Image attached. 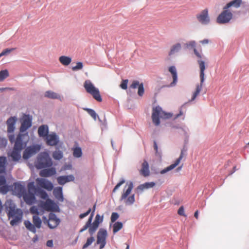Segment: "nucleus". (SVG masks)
Returning a JSON list of instances; mask_svg holds the SVG:
<instances>
[{
	"instance_id": "1",
	"label": "nucleus",
	"mask_w": 249,
	"mask_h": 249,
	"mask_svg": "<svg viewBox=\"0 0 249 249\" xmlns=\"http://www.w3.org/2000/svg\"><path fill=\"white\" fill-rule=\"evenodd\" d=\"M4 206L8 219L13 218L10 222L11 226L17 225L21 222L23 216V212L21 209L16 208L15 204L12 200H6Z\"/></svg>"
},
{
	"instance_id": "2",
	"label": "nucleus",
	"mask_w": 249,
	"mask_h": 249,
	"mask_svg": "<svg viewBox=\"0 0 249 249\" xmlns=\"http://www.w3.org/2000/svg\"><path fill=\"white\" fill-rule=\"evenodd\" d=\"M172 116V114L163 111L159 106L153 108L151 118L153 124L156 126H158L160 124V118L166 119Z\"/></svg>"
},
{
	"instance_id": "3",
	"label": "nucleus",
	"mask_w": 249,
	"mask_h": 249,
	"mask_svg": "<svg viewBox=\"0 0 249 249\" xmlns=\"http://www.w3.org/2000/svg\"><path fill=\"white\" fill-rule=\"evenodd\" d=\"M133 188V182L132 181L127 182L121 196L120 200H124L126 205H132L135 202V196L134 194L127 197L131 192Z\"/></svg>"
},
{
	"instance_id": "4",
	"label": "nucleus",
	"mask_w": 249,
	"mask_h": 249,
	"mask_svg": "<svg viewBox=\"0 0 249 249\" xmlns=\"http://www.w3.org/2000/svg\"><path fill=\"white\" fill-rule=\"evenodd\" d=\"M83 86L86 92L92 95L95 100L99 102L102 101L99 89L95 87L90 80H86L84 83Z\"/></svg>"
},
{
	"instance_id": "5",
	"label": "nucleus",
	"mask_w": 249,
	"mask_h": 249,
	"mask_svg": "<svg viewBox=\"0 0 249 249\" xmlns=\"http://www.w3.org/2000/svg\"><path fill=\"white\" fill-rule=\"evenodd\" d=\"M23 135L19 134L16 138L13 150L10 156L14 161H18L21 158L20 152L23 146Z\"/></svg>"
},
{
	"instance_id": "6",
	"label": "nucleus",
	"mask_w": 249,
	"mask_h": 249,
	"mask_svg": "<svg viewBox=\"0 0 249 249\" xmlns=\"http://www.w3.org/2000/svg\"><path fill=\"white\" fill-rule=\"evenodd\" d=\"M28 192L26 191L25 194L22 196L23 199L28 205H32L35 202L36 197L34 193H36V188L34 183L29 182L27 185Z\"/></svg>"
},
{
	"instance_id": "7",
	"label": "nucleus",
	"mask_w": 249,
	"mask_h": 249,
	"mask_svg": "<svg viewBox=\"0 0 249 249\" xmlns=\"http://www.w3.org/2000/svg\"><path fill=\"white\" fill-rule=\"evenodd\" d=\"M197 62L199 64V67L200 69V85H196V91L193 93V96L191 99V101H194L197 95L199 94L201 91L203 84L205 80L204 76L205 73L204 71L205 70V62L202 60H198Z\"/></svg>"
},
{
	"instance_id": "8",
	"label": "nucleus",
	"mask_w": 249,
	"mask_h": 249,
	"mask_svg": "<svg viewBox=\"0 0 249 249\" xmlns=\"http://www.w3.org/2000/svg\"><path fill=\"white\" fill-rule=\"evenodd\" d=\"M52 165V161L47 153H42L39 155L36 166L37 169H42L50 167Z\"/></svg>"
},
{
	"instance_id": "9",
	"label": "nucleus",
	"mask_w": 249,
	"mask_h": 249,
	"mask_svg": "<svg viewBox=\"0 0 249 249\" xmlns=\"http://www.w3.org/2000/svg\"><path fill=\"white\" fill-rule=\"evenodd\" d=\"M233 13L230 9H226L225 6L223 8V11L218 15L216 18V22L218 24L229 23L232 18Z\"/></svg>"
},
{
	"instance_id": "10",
	"label": "nucleus",
	"mask_w": 249,
	"mask_h": 249,
	"mask_svg": "<svg viewBox=\"0 0 249 249\" xmlns=\"http://www.w3.org/2000/svg\"><path fill=\"white\" fill-rule=\"evenodd\" d=\"M94 211V210L93 211L91 215L89 218L88 220L87 221L85 225L80 230V232L85 231L89 228V234L92 236L98 229L99 225H97L96 223H92V224H91Z\"/></svg>"
},
{
	"instance_id": "11",
	"label": "nucleus",
	"mask_w": 249,
	"mask_h": 249,
	"mask_svg": "<svg viewBox=\"0 0 249 249\" xmlns=\"http://www.w3.org/2000/svg\"><path fill=\"white\" fill-rule=\"evenodd\" d=\"M197 21L202 25H207L210 23L211 19L209 15V10L205 8L196 15Z\"/></svg>"
},
{
	"instance_id": "12",
	"label": "nucleus",
	"mask_w": 249,
	"mask_h": 249,
	"mask_svg": "<svg viewBox=\"0 0 249 249\" xmlns=\"http://www.w3.org/2000/svg\"><path fill=\"white\" fill-rule=\"evenodd\" d=\"M43 220L45 224H48L49 227L51 229L56 228L60 223L59 219L57 217L54 213H53L49 214L48 219L45 216H43Z\"/></svg>"
},
{
	"instance_id": "13",
	"label": "nucleus",
	"mask_w": 249,
	"mask_h": 249,
	"mask_svg": "<svg viewBox=\"0 0 249 249\" xmlns=\"http://www.w3.org/2000/svg\"><path fill=\"white\" fill-rule=\"evenodd\" d=\"M40 149V146L39 145H34L27 147L24 151L23 158L25 160H28L37 153Z\"/></svg>"
},
{
	"instance_id": "14",
	"label": "nucleus",
	"mask_w": 249,
	"mask_h": 249,
	"mask_svg": "<svg viewBox=\"0 0 249 249\" xmlns=\"http://www.w3.org/2000/svg\"><path fill=\"white\" fill-rule=\"evenodd\" d=\"M39 206L46 211H54L56 210L57 206L55 203L51 199L48 198L46 201H41Z\"/></svg>"
},
{
	"instance_id": "15",
	"label": "nucleus",
	"mask_w": 249,
	"mask_h": 249,
	"mask_svg": "<svg viewBox=\"0 0 249 249\" xmlns=\"http://www.w3.org/2000/svg\"><path fill=\"white\" fill-rule=\"evenodd\" d=\"M107 231L104 229H100L97 233V243L100 245V249L104 248L106 244Z\"/></svg>"
},
{
	"instance_id": "16",
	"label": "nucleus",
	"mask_w": 249,
	"mask_h": 249,
	"mask_svg": "<svg viewBox=\"0 0 249 249\" xmlns=\"http://www.w3.org/2000/svg\"><path fill=\"white\" fill-rule=\"evenodd\" d=\"M245 6L246 2L242 1V0H232L227 3L224 6L226 7V9H230L233 13H234L233 9H238Z\"/></svg>"
},
{
	"instance_id": "17",
	"label": "nucleus",
	"mask_w": 249,
	"mask_h": 249,
	"mask_svg": "<svg viewBox=\"0 0 249 249\" xmlns=\"http://www.w3.org/2000/svg\"><path fill=\"white\" fill-rule=\"evenodd\" d=\"M36 182L39 187L45 189L49 191H51L53 189V183L48 180L42 178H37L36 179Z\"/></svg>"
},
{
	"instance_id": "18",
	"label": "nucleus",
	"mask_w": 249,
	"mask_h": 249,
	"mask_svg": "<svg viewBox=\"0 0 249 249\" xmlns=\"http://www.w3.org/2000/svg\"><path fill=\"white\" fill-rule=\"evenodd\" d=\"M32 125V118L29 115H24L21 120L20 132L26 131Z\"/></svg>"
},
{
	"instance_id": "19",
	"label": "nucleus",
	"mask_w": 249,
	"mask_h": 249,
	"mask_svg": "<svg viewBox=\"0 0 249 249\" xmlns=\"http://www.w3.org/2000/svg\"><path fill=\"white\" fill-rule=\"evenodd\" d=\"M46 144L50 146H55L59 142L58 136L55 133L48 134L45 137Z\"/></svg>"
},
{
	"instance_id": "20",
	"label": "nucleus",
	"mask_w": 249,
	"mask_h": 249,
	"mask_svg": "<svg viewBox=\"0 0 249 249\" xmlns=\"http://www.w3.org/2000/svg\"><path fill=\"white\" fill-rule=\"evenodd\" d=\"M183 157V151H181V152L180 153V155L178 158L175 161V162L170 166L167 167L166 168H164V169L162 170L160 173L161 174H164L167 172H169L173 169H174L176 167H177L180 162L181 160L182 159Z\"/></svg>"
},
{
	"instance_id": "21",
	"label": "nucleus",
	"mask_w": 249,
	"mask_h": 249,
	"mask_svg": "<svg viewBox=\"0 0 249 249\" xmlns=\"http://www.w3.org/2000/svg\"><path fill=\"white\" fill-rule=\"evenodd\" d=\"M130 88L135 89L137 88H138V94L140 96H142L144 90L143 88V84L142 83H140L138 81L134 80L132 84L130 85Z\"/></svg>"
},
{
	"instance_id": "22",
	"label": "nucleus",
	"mask_w": 249,
	"mask_h": 249,
	"mask_svg": "<svg viewBox=\"0 0 249 249\" xmlns=\"http://www.w3.org/2000/svg\"><path fill=\"white\" fill-rule=\"evenodd\" d=\"M26 191L24 186L20 183H16L14 185V191L19 197H21Z\"/></svg>"
},
{
	"instance_id": "23",
	"label": "nucleus",
	"mask_w": 249,
	"mask_h": 249,
	"mask_svg": "<svg viewBox=\"0 0 249 249\" xmlns=\"http://www.w3.org/2000/svg\"><path fill=\"white\" fill-rule=\"evenodd\" d=\"M74 179V177L72 175L59 176L57 178V182L60 185H64L67 182L73 181Z\"/></svg>"
},
{
	"instance_id": "24",
	"label": "nucleus",
	"mask_w": 249,
	"mask_h": 249,
	"mask_svg": "<svg viewBox=\"0 0 249 249\" xmlns=\"http://www.w3.org/2000/svg\"><path fill=\"white\" fill-rule=\"evenodd\" d=\"M140 173L142 176L144 177H148L150 175L149 164L145 160H144L142 163V168L140 170Z\"/></svg>"
},
{
	"instance_id": "25",
	"label": "nucleus",
	"mask_w": 249,
	"mask_h": 249,
	"mask_svg": "<svg viewBox=\"0 0 249 249\" xmlns=\"http://www.w3.org/2000/svg\"><path fill=\"white\" fill-rule=\"evenodd\" d=\"M56 174V170L54 168L45 169L40 171L39 173L40 176L42 177H49Z\"/></svg>"
},
{
	"instance_id": "26",
	"label": "nucleus",
	"mask_w": 249,
	"mask_h": 249,
	"mask_svg": "<svg viewBox=\"0 0 249 249\" xmlns=\"http://www.w3.org/2000/svg\"><path fill=\"white\" fill-rule=\"evenodd\" d=\"M16 122V117H11L7 121V132L12 133L14 132L15 127V125Z\"/></svg>"
},
{
	"instance_id": "27",
	"label": "nucleus",
	"mask_w": 249,
	"mask_h": 249,
	"mask_svg": "<svg viewBox=\"0 0 249 249\" xmlns=\"http://www.w3.org/2000/svg\"><path fill=\"white\" fill-rule=\"evenodd\" d=\"M49 133L48 126L47 125H42L38 129V134L39 137L45 138Z\"/></svg>"
},
{
	"instance_id": "28",
	"label": "nucleus",
	"mask_w": 249,
	"mask_h": 249,
	"mask_svg": "<svg viewBox=\"0 0 249 249\" xmlns=\"http://www.w3.org/2000/svg\"><path fill=\"white\" fill-rule=\"evenodd\" d=\"M53 194L54 196L58 200L63 201V196L62 193V188L61 187H57L54 189Z\"/></svg>"
},
{
	"instance_id": "29",
	"label": "nucleus",
	"mask_w": 249,
	"mask_h": 249,
	"mask_svg": "<svg viewBox=\"0 0 249 249\" xmlns=\"http://www.w3.org/2000/svg\"><path fill=\"white\" fill-rule=\"evenodd\" d=\"M155 183L154 182H145L138 186L136 188V190L137 191H140L142 192L143 191L144 189L152 188L155 186Z\"/></svg>"
},
{
	"instance_id": "30",
	"label": "nucleus",
	"mask_w": 249,
	"mask_h": 249,
	"mask_svg": "<svg viewBox=\"0 0 249 249\" xmlns=\"http://www.w3.org/2000/svg\"><path fill=\"white\" fill-rule=\"evenodd\" d=\"M169 71L172 74V77L173 79V82L171 84V86H174L176 84L178 80L176 68L175 66H171L169 68Z\"/></svg>"
},
{
	"instance_id": "31",
	"label": "nucleus",
	"mask_w": 249,
	"mask_h": 249,
	"mask_svg": "<svg viewBox=\"0 0 249 249\" xmlns=\"http://www.w3.org/2000/svg\"><path fill=\"white\" fill-rule=\"evenodd\" d=\"M73 156L76 158H79L82 156V151L81 148L77 146H74L72 148Z\"/></svg>"
},
{
	"instance_id": "32",
	"label": "nucleus",
	"mask_w": 249,
	"mask_h": 249,
	"mask_svg": "<svg viewBox=\"0 0 249 249\" xmlns=\"http://www.w3.org/2000/svg\"><path fill=\"white\" fill-rule=\"evenodd\" d=\"M59 61L64 66L69 65L71 62V58L69 56L62 55L59 57Z\"/></svg>"
},
{
	"instance_id": "33",
	"label": "nucleus",
	"mask_w": 249,
	"mask_h": 249,
	"mask_svg": "<svg viewBox=\"0 0 249 249\" xmlns=\"http://www.w3.org/2000/svg\"><path fill=\"white\" fill-rule=\"evenodd\" d=\"M181 44L179 43L173 45L171 48L169 55H172L178 52L181 49Z\"/></svg>"
},
{
	"instance_id": "34",
	"label": "nucleus",
	"mask_w": 249,
	"mask_h": 249,
	"mask_svg": "<svg viewBox=\"0 0 249 249\" xmlns=\"http://www.w3.org/2000/svg\"><path fill=\"white\" fill-rule=\"evenodd\" d=\"M44 96L45 97L55 99L60 98V96L53 91L49 90L45 92Z\"/></svg>"
},
{
	"instance_id": "35",
	"label": "nucleus",
	"mask_w": 249,
	"mask_h": 249,
	"mask_svg": "<svg viewBox=\"0 0 249 249\" xmlns=\"http://www.w3.org/2000/svg\"><path fill=\"white\" fill-rule=\"evenodd\" d=\"M33 222L36 228L38 229L41 228L42 221L38 215H34L33 216Z\"/></svg>"
},
{
	"instance_id": "36",
	"label": "nucleus",
	"mask_w": 249,
	"mask_h": 249,
	"mask_svg": "<svg viewBox=\"0 0 249 249\" xmlns=\"http://www.w3.org/2000/svg\"><path fill=\"white\" fill-rule=\"evenodd\" d=\"M24 224L26 228L28 230L33 232V233L36 232V227L34 226V224H32L30 221L28 220H25L24 222Z\"/></svg>"
},
{
	"instance_id": "37",
	"label": "nucleus",
	"mask_w": 249,
	"mask_h": 249,
	"mask_svg": "<svg viewBox=\"0 0 249 249\" xmlns=\"http://www.w3.org/2000/svg\"><path fill=\"white\" fill-rule=\"evenodd\" d=\"M6 159L5 157H0V173H2L5 171Z\"/></svg>"
},
{
	"instance_id": "38",
	"label": "nucleus",
	"mask_w": 249,
	"mask_h": 249,
	"mask_svg": "<svg viewBox=\"0 0 249 249\" xmlns=\"http://www.w3.org/2000/svg\"><path fill=\"white\" fill-rule=\"evenodd\" d=\"M123 223L121 222H115L112 226L113 228V233L114 234L117 232L121 229L123 228Z\"/></svg>"
},
{
	"instance_id": "39",
	"label": "nucleus",
	"mask_w": 249,
	"mask_h": 249,
	"mask_svg": "<svg viewBox=\"0 0 249 249\" xmlns=\"http://www.w3.org/2000/svg\"><path fill=\"white\" fill-rule=\"evenodd\" d=\"M36 193H37V195H38L41 198L43 199H48V194L44 190L36 189Z\"/></svg>"
},
{
	"instance_id": "40",
	"label": "nucleus",
	"mask_w": 249,
	"mask_h": 249,
	"mask_svg": "<svg viewBox=\"0 0 249 249\" xmlns=\"http://www.w3.org/2000/svg\"><path fill=\"white\" fill-rule=\"evenodd\" d=\"M53 157L56 160H60L63 157V152L60 150H56L53 152Z\"/></svg>"
},
{
	"instance_id": "41",
	"label": "nucleus",
	"mask_w": 249,
	"mask_h": 249,
	"mask_svg": "<svg viewBox=\"0 0 249 249\" xmlns=\"http://www.w3.org/2000/svg\"><path fill=\"white\" fill-rule=\"evenodd\" d=\"M9 76V73L7 70H2L0 71V82L2 81L4 79Z\"/></svg>"
},
{
	"instance_id": "42",
	"label": "nucleus",
	"mask_w": 249,
	"mask_h": 249,
	"mask_svg": "<svg viewBox=\"0 0 249 249\" xmlns=\"http://www.w3.org/2000/svg\"><path fill=\"white\" fill-rule=\"evenodd\" d=\"M154 150L155 151V154L156 156H157L159 158H161V152L159 150L158 145L156 141L154 142Z\"/></svg>"
},
{
	"instance_id": "43",
	"label": "nucleus",
	"mask_w": 249,
	"mask_h": 249,
	"mask_svg": "<svg viewBox=\"0 0 249 249\" xmlns=\"http://www.w3.org/2000/svg\"><path fill=\"white\" fill-rule=\"evenodd\" d=\"M94 241V238L93 237L91 236L89 238H88L86 243L83 245V249H86L88 248L89 245H90Z\"/></svg>"
},
{
	"instance_id": "44",
	"label": "nucleus",
	"mask_w": 249,
	"mask_h": 249,
	"mask_svg": "<svg viewBox=\"0 0 249 249\" xmlns=\"http://www.w3.org/2000/svg\"><path fill=\"white\" fill-rule=\"evenodd\" d=\"M30 212L32 214H35V215H38L40 214L38 208L35 206H33L30 208Z\"/></svg>"
},
{
	"instance_id": "45",
	"label": "nucleus",
	"mask_w": 249,
	"mask_h": 249,
	"mask_svg": "<svg viewBox=\"0 0 249 249\" xmlns=\"http://www.w3.org/2000/svg\"><path fill=\"white\" fill-rule=\"evenodd\" d=\"M83 68V63L81 62H78L76 63V65L75 66H74L72 68V70L73 71H76L80 70L82 69Z\"/></svg>"
},
{
	"instance_id": "46",
	"label": "nucleus",
	"mask_w": 249,
	"mask_h": 249,
	"mask_svg": "<svg viewBox=\"0 0 249 249\" xmlns=\"http://www.w3.org/2000/svg\"><path fill=\"white\" fill-rule=\"evenodd\" d=\"M9 190V187L6 185H2L0 187V192L2 193L3 194H6Z\"/></svg>"
},
{
	"instance_id": "47",
	"label": "nucleus",
	"mask_w": 249,
	"mask_h": 249,
	"mask_svg": "<svg viewBox=\"0 0 249 249\" xmlns=\"http://www.w3.org/2000/svg\"><path fill=\"white\" fill-rule=\"evenodd\" d=\"M86 110L88 113L94 119L96 120L97 114L95 111L92 109L87 108Z\"/></svg>"
},
{
	"instance_id": "48",
	"label": "nucleus",
	"mask_w": 249,
	"mask_h": 249,
	"mask_svg": "<svg viewBox=\"0 0 249 249\" xmlns=\"http://www.w3.org/2000/svg\"><path fill=\"white\" fill-rule=\"evenodd\" d=\"M15 50H16V48H7L5 50H3L1 53L3 56L7 55Z\"/></svg>"
},
{
	"instance_id": "49",
	"label": "nucleus",
	"mask_w": 249,
	"mask_h": 249,
	"mask_svg": "<svg viewBox=\"0 0 249 249\" xmlns=\"http://www.w3.org/2000/svg\"><path fill=\"white\" fill-rule=\"evenodd\" d=\"M128 82V80L127 79L122 80L120 84V87L123 89H126L127 88Z\"/></svg>"
},
{
	"instance_id": "50",
	"label": "nucleus",
	"mask_w": 249,
	"mask_h": 249,
	"mask_svg": "<svg viewBox=\"0 0 249 249\" xmlns=\"http://www.w3.org/2000/svg\"><path fill=\"white\" fill-rule=\"evenodd\" d=\"M103 221V217H101L99 214H97L95 216V220L93 221V223H96L97 225H99L100 223Z\"/></svg>"
},
{
	"instance_id": "51",
	"label": "nucleus",
	"mask_w": 249,
	"mask_h": 249,
	"mask_svg": "<svg viewBox=\"0 0 249 249\" xmlns=\"http://www.w3.org/2000/svg\"><path fill=\"white\" fill-rule=\"evenodd\" d=\"M7 145V140L4 138H0V148L5 147Z\"/></svg>"
},
{
	"instance_id": "52",
	"label": "nucleus",
	"mask_w": 249,
	"mask_h": 249,
	"mask_svg": "<svg viewBox=\"0 0 249 249\" xmlns=\"http://www.w3.org/2000/svg\"><path fill=\"white\" fill-rule=\"evenodd\" d=\"M119 214L117 213H112L111 215V221L112 222H114L118 218Z\"/></svg>"
},
{
	"instance_id": "53",
	"label": "nucleus",
	"mask_w": 249,
	"mask_h": 249,
	"mask_svg": "<svg viewBox=\"0 0 249 249\" xmlns=\"http://www.w3.org/2000/svg\"><path fill=\"white\" fill-rule=\"evenodd\" d=\"M125 182V180L124 179H122L119 183L117 184V185L115 186L113 190V192H115V191L119 189V188Z\"/></svg>"
},
{
	"instance_id": "54",
	"label": "nucleus",
	"mask_w": 249,
	"mask_h": 249,
	"mask_svg": "<svg viewBox=\"0 0 249 249\" xmlns=\"http://www.w3.org/2000/svg\"><path fill=\"white\" fill-rule=\"evenodd\" d=\"M178 213L182 216H186V215L184 213V210L183 206H181L178 210Z\"/></svg>"
},
{
	"instance_id": "55",
	"label": "nucleus",
	"mask_w": 249,
	"mask_h": 249,
	"mask_svg": "<svg viewBox=\"0 0 249 249\" xmlns=\"http://www.w3.org/2000/svg\"><path fill=\"white\" fill-rule=\"evenodd\" d=\"M6 183V178L3 176H0V186Z\"/></svg>"
},
{
	"instance_id": "56",
	"label": "nucleus",
	"mask_w": 249,
	"mask_h": 249,
	"mask_svg": "<svg viewBox=\"0 0 249 249\" xmlns=\"http://www.w3.org/2000/svg\"><path fill=\"white\" fill-rule=\"evenodd\" d=\"M91 212V209L89 208L86 213H81L79 215V218L80 219H83L85 217L87 216Z\"/></svg>"
},
{
	"instance_id": "57",
	"label": "nucleus",
	"mask_w": 249,
	"mask_h": 249,
	"mask_svg": "<svg viewBox=\"0 0 249 249\" xmlns=\"http://www.w3.org/2000/svg\"><path fill=\"white\" fill-rule=\"evenodd\" d=\"M187 47L194 48L196 46V42L195 41H191L186 43Z\"/></svg>"
},
{
	"instance_id": "58",
	"label": "nucleus",
	"mask_w": 249,
	"mask_h": 249,
	"mask_svg": "<svg viewBox=\"0 0 249 249\" xmlns=\"http://www.w3.org/2000/svg\"><path fill=\"white\" fill-rule=\"evenodd\" d=\"M8 138H9V140L10 142L11 143H13L14 142H15L16 141H15V136L14 135H9Z\"/></svg>"
},
{
	"instance_id": "59",
	"label": "nucleus",
	"mask_w": 249,
	"mask_h": 249,
	"mask_svg": "<svg viewBox=\"0 0 249 249\" xmlns=\"http://www.w3.org/2000/svg\"><path fill=\"white\" fill-rule=\"evenodd\" d=\"M46 245H47V246H48V247H53V240H48V241L47 242Z\"/></svg>"
},
{
	"instance_id": "60",
	"label": "nucleus",
	"mask_w": 249,
	"mask_h": 249,
	"mask_svg": "<svg viewBox=\"0 0 249 249\" xmlns=\"http://www.w3.org/2000/svg\"><path fill=\"white\" fill-rule=\"evenodd\" d=\"M194 52L197 57H198V58L201 57V54L198 52V51L196 50V48L194 49Z\"/></svg>"
},
{
	"instance_id": "61",
	"label": "nucleus",
	"mask_w": 249,
	"mask_h": 249,
	"mask_svg": "<svg viewBox=\"0 0 249 249\" xmlns=\"http://www.w3.org/2000/svg\"><path fill=\"white\" fill-rule=\"evenodd\" d=\"M210 41L208 39H205L202 40L200 41V43L202 44H207L209 43Z\"/></svg>"
},
{
	"instance_id": "62",
	"label": "nucleus",
	"mask_w": 249,
	"mask_h": 249,
	"mask_svg": "<svg viewBox=\"0 0 249 249\" xmlns=\"http://www.w3.org/2000/svg\"><path fill=\"white\" fill-rule=\"evenodd\" d=\"M194 216L195 217V218L196 219H198V210H196L195 213H194Z\"/></svg>"
},
{
	"instance_id": "63",
	"label": "nucleus",
	"mask_w": 249,
	"mask_h": 249,
	"mask_svg": "<svg viewBox=\"0 0 249 249\" xmlns=\"http://www.w3.org/2000/svg\"><path fill=\"white\" fill-rule=\"evenodd\" d=\"M182 167V165L180 166L179 167H178V168H177V170L178 171L179 170H180L181 169Z\"/></svg>"
},
{
	"instance_id": "64",
	"label": "nucleus",
	"mask_w": 249,
	"mask_h": 249,
	"mask_svg": "<svg viewBox=\"0 0 249 249\" xmlns=\"http://www.w3.org/2000/svg\"><path fill=\"white\" fill-rule=\"evenodd\" d=\"M182 114V112L180 111L179 114H178V115H177V116L176 117V118H178V116H179L181 115Z\"/></svg>"
}]
</instances>
